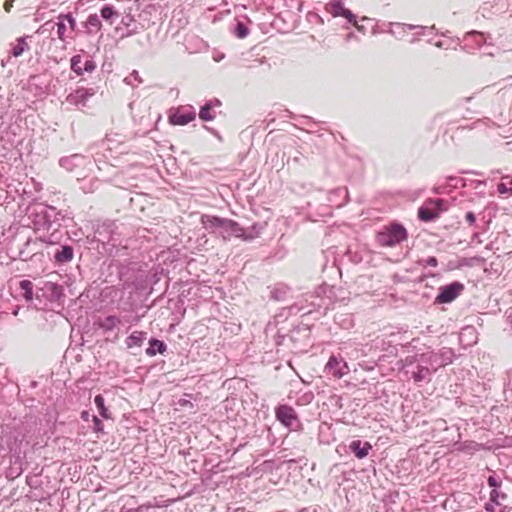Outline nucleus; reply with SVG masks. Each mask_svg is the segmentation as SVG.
<instances>
[{"instance_id": "nucleus-46", "label": "nucleus", "mask_w": 512, "mask_h": 512, "mask_svg": "<svg viewBox=\"0 0 512 512\" xmlns=\"http://www.w3.org/2000/svg\"><path fill=\"white\" fill-rule=\"evenodd\" d=\"M152 505L150 504H141L135 506L133 503L124 504L119 512H146L148 511Z\"/></svg>"}, {"instance_id": "nucleus-16", "label": "nucleus", "mask_w": 512, "mask_h": 512, "mask_svg": "<svg viewBox=\"0 0 512 512\" xmlns=\"http://www.w3.org/2000/svg\"><path fill=\"white\" fill-rule=\"evenodd\" d=\"M95 94V88L79 86L67 95L66 101L69 104L84 107L86 106L87 101Z\"/></svg>"}, {"instance_id": "nucleus-3", "label": "nucleus", "mask_w": 512, "mask_h": 512, "mask_svg": "<svg viewBox=\"0 0 512 512\" xmlns=\"http://www.w3.org/2000/svg\"><path fill=\"white\" fill-rule=\"evenodd\" d=\"M37 240L45 243L47 255L55 266L61 267L69 264L75 256L76 240L59 229H54L48 235H40Z\"/></svg>"}, {"instance_id": "nucleus-10", "label": "nucleus", "mask_w": 512, "mask_h": 512, "mask_svg": "<svg viewBox=\"0 0 512 512\" xmlns=\"http://www.w3.org/2000/svg\"><path fill=\"white\" fill-rule=\"evenodd\" d=\"M362 353L364 355L377 356L378 361H383L385 356H396L398 353L397 344H394L391 340L377 337L370 343L363 345Z\"/></svg>"}, {"instance_id": "nucleus-35", "label": "nucleus", "mask_w": 512, "mask_h": 512, "mask_svg": "<svg viewBox=\"0 0 512 512\" xmlns=\"http://www.w3.org/2000/svg\"><path fill=\"white\" fill-rule=\"evenodd\" d=\"M28 37L29 36H21L16 39L15 44H13L10 49V54L13 57H20L25 51L29 50L30 47L27 43Z\"/></svg>"}, {"instance_id": "nucleus-11", "label": "nucleus", "mask_w": 512, "mask_h": 512, "mask_svg": "<svg viewBox=\"0 0 512 512\" xmlns=\"http://www.w3.org/2000/svg\"><path fill=\"white\" fill-rule=\"evenodd\" d=\"M465 290V285L459 280H454L438 288V293L433 300L434 306L451 304L454 302Z\"/></svg>"}, {"instance_id": "nucleus-39", "label": "nucleus", "mask_w": 512, "mask_h": 512, "mask_svg": "<svg viewBox=\"0 0 512 512\" xmlns=\"http://www.w3.org/2000/svg\"><path fill=\"white\" fill-rule=\"evenodd\" d=\"M33 283L28 279H23L19 282L20 295L26 302H31L34 297Z\"/></svg>"}, {"instance_id": "nucleus-38", "label": "nucleus", "mask_w": 512, "mask_h": 512, "mask_svg": "<svg viewBox=\"0 0 512 512\" xmlns=\"http://www.w3.org/2000/svg\"><path fill=\"white\" fill-rule=\"evenodd\" d=\"M119 262H120L119 260H115V259H111L108 262L107 261L103 262L101 269H100V274H101V277H103L104 282L107 283V279H113V277L116 276V270H114L113 266L115 264H119Z\"/></svg>"}, {"instance_id": "nucleus-48", "label": "nucleus", "mask_w": 512, "mask_h": 512, "mask_svg": "<svg viewBox=\"0 0 512 512\" xmlns=\"http://www.w3.org/2000/svg\"><path fill=\"white\" fill-rule=\"evenodd\" d=\"M497 191L500 195L512 196V186L508 184L505 175L501 177L500 182L497 184Z\"/></svg>"}, {"instance_id": "nucleus-12", "label": "nucleus", "mask_w": 512, "mask_h": 512, "mask_svg": "<svg viewBox=\"0 0 512 512\" xmlns=\"http://www.w3.org/2000/svg\"><path fill=\"white\" fill-rule=\"evenodd\" d=\"M196 110L192 105L175 107L169 110L168 122L173 126H185L196 118Z\"/></svg>"}, {"instance_id": "nucleus-23", "label": "nucleus", "mask_w": 512, "mask_h": 512, "mask_svg": "<svg viewBox=\"0 0 512 512\" xmlns=\"http://www.w3.org/2000/svg\"><path fill=\"white\" fill-rule=\"evenodd\" d=\"M222 105L220 99L214 97L212 99L206 100L203 105L200 106L199 109V119L203 122H210L216 118V112L214 109L216 107H220Z\"/></svg>"}, {"instance_id": "nucleus-49", "label": "nucleus", "mask_w": 512, "mask_h": 512, "mask_svg": "<svg viewBox=\"0 0 512 512\" xmlns=\"http://www.w3.org/2000/svg\"><path fill=\"white\" fill-rule=\"evenodd\" d=\"M59 16L61 17V19L65 22L67 21L68 25H69V28L72 32L74 33H78L79 32V29H78V26H77V23H76V19L75 17L73 16V14L71 12H67V13H60Z\"/></svg>"}, {"instance_id": "nucleus-4", "label": "nucleus", "mask_w": 512, "mask_h": 512, "mask_svg": "<svg viewBox=\"0 0 512 512\" xmlns=\"http://www.w3.org/2000/svg\"><path fill=\"white\" fill-rule=\"evenodd\" d=\"M86 243L90 245V248H97L101 254L117 256L121 239L115 221L104 220L94 224L93 236H87Z\"/></svg>"}, {"instance_id": "nucleus-53", "label": "nucleus", "mask_w": 512, "mask_h": 512, "mask_svg": "<svg viewBox=\"0 0 512 512\" xmlns=\"http://www.w3.org/2000/svg\"><path fill=\"white\" fill-rule=\"evenodd\" d=\"M487 485L491 488V490L498 489L501 488L502 480L493 473L487 477Z\"/></svg>"}, {"instance_id": "nucleus-55", "label": "nucleus", "mask_w": 512, "mask_h": 512, "mask_svg": "<svg viewBox=\"0 0 512 512\" xmlns=\"http://www.w3.org/2000/svg\"><path fill=\"white\" fill-rule=\"evenodd\" d=\"M475 38L476 44L480 47L485 42V34L476 30L469 31L465 38Z\"/></svg>"}, {"instance_id": "nucleus-31", "label": "nucleus", "mask_w": 512, "mask_h": 512, "mask_svg": "<svg viewBox=\"0 0 512 512\" xmlns=\"http://www.w3.org/2000/svg\"><path fill=\"white\" fill-rule=\"evenodd\" d=\"M132 287L137 293L141 295L148 296L153 293L150 286L148 285V280L145 274L137 275L132 282Z\"/></svg>"}, {"instance_id": "nucleus-17", "label": "nucleus", "mask_w": 512, "mask_h": 512, "mask_svg": "<svg viewBox=\"0 0 512 512\" xmlns=\"http://www.w3.org/2000/svg\"><path fill=\"white\" fill-rule=\"evenodd\" d=\"M347 448L348 452L358 460L367 458L370 452L373 451V445L369 441L363 439L351 440Z\"/></svg>"}, {"instance_id": "nucleus-42", "label": "nucleus", "mask_w": 512, "mask_h": 512, "mask_svg": "<svg viewBox=\"0 0 512 512\" xmlns=\"http://www.w3.org/2000/svg\"><path fill=\"white\" fill-rule=\"evenodd\" d=\"M314 397L311 390H299L296 392L294 403L297 406H306L314 400Z\"/></svg>"}, {"instance_id": "nucleus-44", "label": "nucleus", "mask_w": 512, "mask_h": 512, "mask_svg": "<svg viewBox=\"0 0 512 512\" xmlns=\"http://www.w3.org/2000/svg\"><path fill=\"white\" fill-rule=\"evenodd\" d=\"M82 26L86 29L87 34H91L92 28L100 30L102 28L100 16H98L96 13L90 14L87 17V20L82 23Z\"/></svg>"}, {"instance_id": "nucleus-36", "label": "nucleus", "mask_w": 512, "mask_h": 512, "mask_svg": "<svg viewBox=\"0 0 512 512\" xmlns=\"http://www.w3.org/2000/svg\"><path fill=\"white\" fill-rule=\"evenodd\" d=\"M100 17L112 25L114 23V19L119 17V12L112 4H104L100 8Z\"/></svg>"}, {"instance_id": "nucleus-24", "label": "nucleus", "mask_w": 512, "mask_h": 512, "mask_svg": "<svg viewBox=\"0 0 512 512\" xmlns=\"http://www.w3.org/2000/svg\"><path fill=\"white\" fill-rule=\"evenodd\" d=\"M447 184L450 185L451 189L453 190L466 187L478 189L480 186H486V180H471L463 177L449 175L447 176Z\"/></svg>"}, {"instance_id": "nucleus-37", "label": "nucleus", "mask_w": 512, "mask_h": 512, "mask_svg": "<svg viewBox=\"0 0 512 512\" xmlns=\"http://www.w3.org/2000/svg\"><path fill=\"white\" fill-rule=\"evenodd\" d=\"M94 404L98 410L99 415L102 419H112V414L109 408L105 405V398L102 394H97L94 397Z\"/></svg>"}, {"instance_id": "nucleus-21", "label": "nucleus", "mask_w": 512, "mask_h": 512, "mask_svg": "<svg viewBox=\"0 0 512 512\" xmlns=\"http://www.w3.org/2000/svg\"><path fill=\"white\" fill-rule=\"evenodd\" d=\"M241 232H243V227L236 220L226 218L217 236L224 241H229L232 237L239 239Z\"/></svg>"}, {"instance_id": "nucleus-34", "label": "nucleus", "mask_w": 512, "mask_h": 512, "mask_svg": "<svg viewBox=\"0 0 512 512\" xmlns=\"http://www.w3.org/2000/svg\"><path fill=\"white\" fill-rule=\"evenodd\" d=\"M145 276L148 280V285L150 286L152 292L156 291V286L158 283L166 276L164 269H152L145 273Z\"/></svg>"}, {"instance_id": "nucleus-9", "label": "nucleus", "mask_w": 512, "mask_h": 512, "mask_svg": "<svg viewBox=\"0 0 512 512\" xmlns=\"http://www.w3.org/2000/svg\"><path fill=\"white\" fill-rule=\"evenodd\" d=\"M276 420L290 431L303 430V424L295 409L286 403H279L274 408Z\"/></svg>"}, {"instance_id": "nucleus-51", "label": "nucleus", "mask_w": 512, "mask_h": 512, "mask_svg": "<svg viewBox=\"0 0 512 512\" xmlns=\"http://www.w3.org/2000/svg\"><path fill=\"white\" fill-rule=\"evenodd\" d=\"M417 265L421 266L423 268L426 267H437L438 266V259L436 256H428L427 258H421L417 260Z\"/></svg>"}, {"instance_id": "nucleus-15", "label": "nucleus", "mask_w": 512, "mask_h": 512, "mask_svg": "<svg viewBox=\"0 0 512 512\" xmlns=\"http://www.w3.org/2000/svg\"><path fill=\"white\" fill-rule=\"evenodd\" d=\"M324 370L328 375L340 379L349 371V367L340 355L331 354Z\"/></svg>"}, {"instance_id": "nucleus-33", "label": "nucleus", "mask_w": 512, "mask_h": 512, "mask_svg": "<svg viewBox=\"0 0 512 512\" xmlns=\"http://www.w3.org/2000/svg\"><path fill=\"white\" fill-rule=\"evenodd\" d=\"M270 288V299L274 301H284L290 292V288L284 283H277Z\"/></svg>"}, {"instance_id": "nucleus-14", "label": "nucleus", "mask_w": 512, "mask_h": 512, "mask_svg": "<svg viewBox=\"0 0 512 512\" xmlns=\"http://www.w3.org/2000/svg\"><path fill=\"white\" fill-rule=\"evenodd\" d=\"M430 357L433 361L434 371H438L440 368H444L454 362L457 355L454 349L450 347H442L438 350H430Z\"/></svg>"}, {"instance_id": "nucleus-22", "label": "nucleus", "mask_w": 512, "mask_h": 512, "mask_svg": "<svg viewBox=\"0 0 512 512\" xmlns=\"http://www.w3.org/2000/svg\"><path fill=\"white\" fill-rule=\"evenodd\" d=\"M225 219V217L218 215L203 214L201 215L200 223L210 234L217 236L221 230L222 224L225 223Z\"/></svg>"}, {"instance_id": "nucleus-28", "label": "nucleus", "mask_w": 512, "mask_h": 512, "mask_svg": "<svg viewBox=\"0 0 512 512\" xmlns=\"http://www.w3.org/2000/svg\"><path fill=\"white\" fill-rule=\"evenodd\" d=\"M265 226V223L255 222L249 227H243V232L240 233L239 239L246 242L252 241L260 236Z\"/></svg>"}, {"instance_id": "nucleus-56", "label": "nucleus", "mask_w": 512, "mask_h": 512, "mask_svg": "<svg viewBox=\"0 0 512 512\" xmlns=\"http://www.w3.org/2000/svg\"><path fill=\"white\" fill-rule=\"evenodd\" d=\"M124 82L128 85H134V82L141 83L142 79L137 70H133L129 76L124 79Z\"/></svg>"}, {"instance_id": "nucleus-40", "label": "nucleus", "mask_w": 512, "mask_h": 512, "mask_svg": "<svg viewBox=\"0 0 512 512\" xmlns=\"http://www.w3.org/2000/svg\"><path fill=\"white\" fill-rule=\"evenodd\" d=\"M231 32L236 38L245 39L249 35L250 29L245 22L235 19Z\"/></svg>"}, {"instance_id": "nucleus-45", "label": "nucleus", "mask_w": 512, "mask_h": 512, "mask_svg": "<svg viewBox=\"0 0 512 512\" xmlns=\"http://www.w3.org/2000/svg\"><path fill=\"white\" fill-rule=\"evenodd\" d=\"M113 267H114V270H116V276L113 277V279H107V283L112 284V285L123 281L129 271L128 266L122 262H119V264H115Z\"/></svg>"}, {"instance_id": "nucleus-26", "label": "nucleus", "mask_w": 512, "mask_h": 512, "mask_svg": "<svg viewBox=\"0 0 512 512\" xmlns=\"http://www.w3.org/2000/svg\"><path fill=\"white\" fill-rule=\"evenodd\" d=\"M148 345L145 349V354L148 357H155L157 355H165L168 351L167 343L155 336H151L147 339Z\"/></svg>"}, {"instance_id": "nucleus-19", "label": "nucleus", "mask_w": 512, "mask_h": 512, "mask_svg": "<svg viewBox=\"0 0 512 512\" xmlns=\"http://www.w3.org/2000/svg\"><path fill=\"white\" fill-rule=\"evenodd\" d=\"M40 291L42 296L50 302L59 303L65 296L63 286L50 281L45 282Z\"/></svg>"}, {"instance_id": "nucleus-63", "label": "nucleus", "mask_w": 512, "mask_h": 512, "mask_svg": "<svg viewBox=\"0 0 512 512\" xmlns=\"http://www.w3.org/2000/svg\"><path fill=\"white\" fill-rule=\"evenodd\" d=\"M307 20H308L309 22H315V23H318V24H320V25H323V24H324V20H323V18H322L319 14H317V13H315V12H310V13H308V14H307Z\"/></svg>"}, {"instance_id": "nucleus-47", "label": "nucleus", "mask_w": 512, "mask_h": 512, "mask_svg": "<svg viewBox=\"0 0 512 512\" xmlns=\"http://www.w3.org/2000/svg\"><path fill=\"white\" fill-rule=\"evenodd\" d=\"M419 364H421L423 367L428 368L429 372L433 375L436 373L433 368V361L430 357L429 351L423 352L419 354Z\"/></svg>"}, {"instance_id": "nucleus-30", "label": "nucleus", "mask_w": 512, "mask_h": 512, "mask_svg": "<svg viewBox=\"0 0 512 512\" xmlns=\"http://www.w3.org/2000/svg\"><path fill=\"white\" fill-rule=\"evenodd\" d=\"M120 323L121 319L116 315H107L106 317L98 318L95 321L97 328L102 330L104 333L113 331Z\"/></svg>"}, {"instance_id": "nucleus-64", "label": "nucleus", "mask_w": 512, "mask_h": 512, "mask_svg": "<svg viewBox=\"0 0 512 512\" xmlns=\"http://www.w3.org/2000/svg\"><path fill=\"white\" fill-rule=\"evenodd\" d=\"M289 316L287 312H284V308H282V310L274 316V321L276 324H279L286 321Z\"/></svg>"}, {"instance_id": "nucleus-60", "label": "nucleus", "mask_w": 512, "mask_h": 512, "mask_svg": "<svg viewBox=\"0 0 512 512\" xmlns=\"http://www.w3.org/2000/svg\"><path fill=\"white\" fill-rule=\"evenodd\" d=\"M184 304V300L181 298V296H178L177 300L174 303V309L177 310V312H179L182 317H184L186 312Z\"/></svg>"}, {"instance_id": "nucleus-61", "label": "nucleus", "mask_w": 512, "mask_h": 512, "mask_svg": "<svg viewBox=\"0 0 512 512\" xmlns=\"http://www.w3.org/2000/svg\"><path fill=\"white\" fill-rule=\"evenodd\" d=\"M14 493L10 492L9 495L5 493L4 489L0 491V506H9L10 499Z\"/></svg>"}, {"instance_id": "nucleus-57", "label": "nucleus", "mask_w": 512, "mask_h": 512, "mask_svg": "<svg viewBox=\"0 0 512 512\" xmlns=\"http://www.w3.org/2000/svg\"><path fill=\"white\" fill-rule=\"evenodd\" d=\"M58 19V22L56 23L57 25V36L60 40H64L65 38V32H66V24L64 23V21L61 19V17L58 15L57 17Z\"/></svg>"}, {"instance_id": "nucleus-54", "label": "nucleus", "mask_w": 512, "mask_h": 512, "mask_svg": "<svg viewBox=\"0 0 512 512\" xmlns=\"http://www.w3.org/2000/svg\"><path fill=\"white\" fill-rule=\"evenodd\" d=\"M93 427L92 430L96 434H104L103 421L96 415H92Z\"/></svg>"}, {"instance_id": "nucleus-59", "label": "nucleus", "mask_w": 512, "mask_h": 512, "mask_svg": "<svg viewBox=\"0 0 512 512\" xmlns=\"http://www.w3.org/2000/svg\"><path fill=\"white\" fill-rule=\"evenodd\" d=\"M401 361L403 363V367H406V368L414 366L415 364L417 365V363L419 361V354L406 356Z\"/></svg>"}, {"instance_id": "nucleus-27", "label": "nucleus", "mask_w": 512, "mask_h": 512, "mask_svg": "<svg viewBox=\"0 0 512 512\" xmlns=\"http://www.w3.org/2000/svg\"><path fill=\"white\" fill-rule=\"evenodd\" d=\"M148 339V333L143 330H134L125 338L126 348L129 350H141L142 345Z\"/></svg>"}, {"instance_id": "nucleus-25", "label": "nucleus", "mask_w": 512, "mask_h": 512, "mask_svg": "<svg viewBox=\"0 0 512 512\" xmlns=\"http://www.w3.org/2000/svg\"><path fill=\"white\" fill-rule=\"evenodd\" d=\"M395 26L401 29L403 32H405L406 30H416L415 37L411 40V43H415L416 41H418L419 36L439 34L435 25L428 27L422 25L396 23Z\"/></svg>"}, {"instance_id": "nucleus-20", "label": "nucleus", "mask_w": 512, "mask_h": 512, "mask_svg": "<svg viewBox=\"0 0 512 512\" xmlns=\"http://www.w3.org/2000/svg\"><path fill=\"white\" fill-rule=\"evenodd\" d=\"M86 162V156L80 153H75L69 156L61 157L59 159V166L68 172H74L77 169L84 167Z\"/></svg>"}, {"instance_id": "nucleus-50", "label": "nucleus", "mask_w": 512, "mask_h": 512, "mask_svg": "<svg viewBox=\"0 0 512 512\" xmlns=\"http://www.w3.org/2000/svg\"><path fill=\"white\" fill-rule=\"evenodd\" d=\"M507 495L501 491V488L491 490L489 501L494 505H501V500H505Z\"/></svg>"}, {"instance_id": "nucleus-43", "label": "nucleus", "mask_w": 512, "mask_h": 512, "mask_svg": "<svg viewBox=\"0 0 512 512\" xmlns=\"http://www.w3.org/2000/svg\"><path fill=\"white\" fill-rule=\"evenodd\" d=\"M484 449V444L478 443L474 440H465L460 443L459 451L464 452L466 454H474L480 450Z\"/></svg>"}, {"instance_id": "nucleus-5", "label": "nucleus", "mask_w": 512, "mask_h": 512, "mask_svg": "<svg viewBox=\"0 0 512 512\" xmlns=\"http://www.w3.org/2000/svg\"><path fill=\"white\" fill-rule=\"evenodd\" d=\"M284 328H279L276 333V344L284 345L286 340L292 344L291 349L295 352H306L313 345L310 326L308 324H298L293 326L287 333Z\"/></svg>"}, {"instance_id": "nucleus-13", "label": "nucleus", "mask_w": 512, "mask_h": 512, "mask_svg": "<svg viewBox=\"0 0 512 512\" xmlns=\"http://www.w3.org/2000/svg\"><path fill=\"white\" fill-rule=\"evenodd\" d=\"M326 11L334 18L342 17L349 24H355L358 16L349 8L345 7V0H330L326 6Z\"/></svg>"}, {"instance_id": "nucleus-29", "label": "nucleus", "mask_w": 512, "mask_h": 512, "mask_svg": "<svg viewBox=\"0 0 512 512\" xmlns=\"http://www.w3.org/2000/svg\"><path fill=\"white\" fill-rule=\"evenodd\" d=\"M121 26L126 28V32L121 34V38L131 37L138 33V27L135 24V18L131 13H127L124 17H122L120 25L116 27L117 32L121 29Z\"/></svg>"}, {"instance_id": "nucleus-1", "label": "nucleus", "mask_w": 512, "mask_h": 512, "mask_svg": "<svg viewBox=\"0 0 512 512\" xmlns=\"http://www.w3.org/2000/svg\"><path fill=\"white\" fill-rule=\"evenodd\" d=\"M31 430L32 424L20 419H12L0 424V457L9 456L13 464L18 466L11 469H18V474L23 470V460L30 445Z\"/></svg>"}, {"instance_id": "nucleus-32", "label": "nucleus", "mask_w": 512, "mask_h": 512, "mask_svg": "<svg viewBox=\"0 0 512 512\" xmlns=\"http://www.w3.org/2000/svg\"><path fill=\"white\" fill-rule=\"evenodd\" d=\"M334 322L341 329L349 330L354 326V317L350 312H337L334 316Z\"/></svg>"}, {"instance_id": "nucleus-18", "label": "nucleus", "mask_w": 512, "mask_h": 512, "mask_svg": "<svg viewBox=\"0 0 512 512\" xmlns=\"http://www.w3.org/2000/svg\"><path fill=\"white\" fill-rule=\"evenodd\" d=\"M82 55L75 54L70 58V69L77 76H82L85 72L92 73L95 71L97 64L92 57L85 60L83 66H81Z\"/></svg>"}, {"instance_id": "nucleus-52", "label": "nucleus", "mask_w": 512, "mask_h": 512, "mask_svg": "<svg viewBox=\"0 0 512 512\" xmlns=\"http://www.w3.org/2000/svg\"><path fill=\"white\" fill-rule=\"evenodd\" d=\"M454 191L453 189H451V186L447 184V177L445 178V183L443 184H439V185H434L432 187V192L436 195H441V194H445V193H450Z\"/></svg>"}, {"instance_id": "nucleus-62", "label": "nucleus", "mask_w": 512, "mask_h": 512, "mask_svg": "<svg viewBox=\"0 0 512 512\" xmlns=\"http://www.w3.org/2000/svg\"><path fill=\"white\" fill-rule=\"evenodd\" d=\"M465 220L470 227H476L477 216L473 211H467L465 213Z\"/></svg>"}, {"instance_id": "nucleus-6", "label": "nucleus", "mask_w": 512, "mask_h": 512, "mask_svg": "<svg viewBox=\"0 0 512 512\" xmlns=\"http://www.w3.org/2000/svg\"><path fill=\"white\" fill-rule=\"evenodd\" d=\"M408 239V230L398 220H392L383 225L375 235L377 244L383 248H393Z\"/></svg>"}, {"instance_id": "nucleus-58", "label": "nucleus", "mask_w": 512, "mask_h": 512, "mask_svg": "<svg viewBox=\"0 0 512 512\" xmlns=\"http://www.w3.org/2000/svg\"><path fill=\"white\" fill-rule=\"evenodd\" d=\"M192 394H184V397L180 398L178 400V405L182 408H190L192 409L194 407L193 403L191 402Z\"/></svg>"}, {"instance_id": "nucleus-7", "label": "nucleus", "mask_w": 512, "mask_h": 512, "mask_svg": "<svg viewBox=\"0 0 512 512\" xmlns=\"http://www.w3.org/2000/svg\"><path fill=\"white\" fill-rule=\"evenodd\" d=\"M448 203L442 198H428L417 211V217L421 222H435L441 214L447 211Z\"/></svg>"}, {"instance_id": "nucleus-41", "label": "nucleus", "mask_w": 512, "mask_h": 512, "mask_svg": "<svg viewBox=\"0 0 512 512\" xmlns=\"http://www.w3.org/2000/svg\"><path fill=\"white\" fill-rule=\"evenodd\" d=\"M432 374L429 372L428 368L423 367L421 364L417 363L415 366V370L411 371V377L415 383H422L429 379Z\"/></svg>"}, {"instance_id": "nucleus-2", "label": "nucleus", "mask_w": 512, "mask_h": 512, "mask_svg": "<svg viewBox=\"0 0 512 512\" xmlns=\"http://www.w3.org/2000/svg\"><path fill=\"white\" fill-rule=\"evenodd\" d=\"M29 218L32 220L35 233H49L54 229L68 227L73 222L72 212L58 210L52 205L38 203L33 206Z\"/></svg>"}, {"instance_id": "nucleus-8", "label": "nucleus", "mask_w": 512, "mask_h": 512, "mask_svg": "<svg viewBox=\"0 0 512 512\" xmlns=\"http://www.w3.org/2000/svg\"><path fill=\"white\" fill-rule=\"evenodd\" d=\"M319 302H311L308 306L303 307L298 304H293L287 307H284V312H287L288 315H297L301 313L302 317L312 316L313 319H320L325 316L328 312L330 300H326L324 298H319Z\"/></svg>"}]
</instances>
